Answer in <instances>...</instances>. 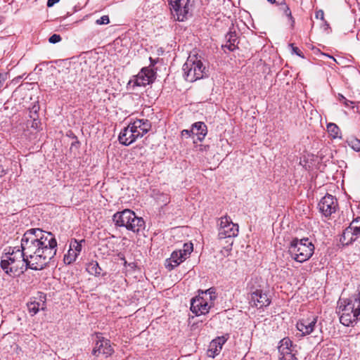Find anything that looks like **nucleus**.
Wrapping results in <instances>:
<instances>
[{"label": "nucleus", "mask_w": 360, "mask_h": 360, "mask_svg": "<svg viewBox=\"0 0 360 360\" xmlns=\"http://www.w3.org/2000/svg\"><path fill=\"white\" fill-rule=\"evenodd\" d=\"M20 248L25 250L30 269L41 270L56 255L57 241L51 232L30 229L22 236Z\"/></svg>", "instance_id": "f257e3e1"}, {"label": "nucleus", "mask_w": 360, "mask_h": 360, "mask_svg": "<svg viewBox=\"0 0 360 360\" xmlns=\"http://www.w3.org/2000/svg\"><path fill=\"white\" fill-rule=\"evenodd\" d=\"M25 250L19 247L9 248L8 252L2 256L0 266L3 271L11 276H16L22 274L30 266L27 265Z\"/></svg>", "instance_id": "f03ea898"}, {"label": "nucleus", "mask_w": 360, "mask_h": 360, "mask_svg": "<svg viewBox=\"0 0 360 360\" xmlns=\"http://www.w3.org/2000/svg\"><path fill=\"white\" fill-rule=\"evenodd\" d=\"M340 321L346 326L360 319V292H356L349 298L340 300L339 304Z\"/></svg>", "instance_id": "7ed1b4c3"}, {"label": "nucleus", "mask_w": 360, "mask_h": 360, "mask_svg": "<svg viewBox=\"0 0 360 360\" xmlns=\"http://www.w3.org/2000/svg\"><path fill=\"white\" fill-rule=\"evenodd\" d=\"M112 220L117 226L125 227L134 233H139L145 227L143 219L137 217L134 212L129 209L116 212L112 217Z\"/></svg>", "instance_id": "20e7f679"}, {"label": "nucleus", "mask_w": 360, "mask_h": 360, "mask_svg": "<svg viewBox=\"0 0 360 360\" xmlns=\"http://www.w3.org/2000/svg\"><path fill=\"white\" fill-rule=\"evenodd\" d=\"M217 298L216 289L210 288L205 291L199 292L197 297L191 302V311L196 316L204 315L214 307Z\"/></svg>", "instance_id": "39448f33"}, {"label": "nucleus", "mask_w": 360, "mask_h": 360, "mask_svg": "<svg viewBox=\"0 0 360 360\" xmlns=\"http://www.w3.org/2000/svg\"><path fill=\"white\" fill-rule=\"evenodd\" d=\"M184 79L189 82H194L207 75L206 68L200 56L190 55L182 68Z\"/></svg>", "instance_id": "423d86ee"}, {"label": "nucleus", "mask_w": 360, "mask_h": 360, "mask_svg": "<svg viewBox=\"0 0 360 360\" xmlns=\"http://www.w3.org/2000/svg\"><path fill=\"white\" fill-rule=\"evenodd\" d=\"M288 252L294 260L302 263L313 255L314 245L308 238H295L290 242Z\"/></svg>", "instance_id": "0eeeda50"}, {"label": "nucleus", "mask_w": 360, "mask_h": 360, "mask_svg": "<svg viewBox=\"0 0 360 360\" xmlns=\"http://www.w3.org/2000/svg\"><path fill=\"white\" fill-rule=\"evenodd\" d=\"M238 234V226L233 223L229 217L225 216L220 219V224L219 228V239H227L226 243L228 244L224 247L226 251L231 250V246L233 243V238L237 236Z\"/></svg>", "instance_id": "6e6552de"}, {"label": "nucleus", "mask_w": 360, "mask_h": 360, "mask_svg": "<svg viewBox=\"0 0 360 360\" xmlns=\"http://www.w3.org/2000/svg\"><path fill=\"white\" fill-rule=\"evenodd\" d=\"M191 0H169L171 13L173 18L178 21L186 19L189 11Z\"/></svg>", "instance_id": "1a4fd4ad"}, {"label": "nucleus", "mask_w": 360, "mask_h": 360, "mask_svg": "<svg viewBox=\"0 0 360 360\" xmlns=\"http://www.w3.org/2000/svg\"><path fill=\"white\" fill-rule=\"evenodd\" d=\"M94 341L95 346L92 350L93 355L98 356L100 354H103L109 356L114 352L110 340L101 336V334L97 333Z\"/></svg>", "instance_id": "9d476101"}, {"label": "nucleus", "mask_w": 360, "mask_h": 360, "mask_svg": "<svg viewBox=\"0 0 360 360\" xmlns=\"http://www.w3.org/2000/svg\"><path fill=\"white\" fill-rule=\"evenodd\" d=\"M249 303L252 307L261 309L270 304L271 300L267 294L260 289H256L250 292L249 297Z\"/></svg>", "instance_id": "9b49d317"}, {"label": "nucleus", "mask_w": 360, "mask_h": 360, "mask_svg": "<svg viewBox=\"0 0 360 360\" xmlns=\"http://www.w3.org/2000/svg\"><path fill=\"white\" fill-rule=\"evenodd\" d=\"M320 212L326 217L335 212L338 207L337 199L332 195L327 194L319 202Z\"/></svg>", "instance_id": "f8f14e48"}, {"label": "nucleus", "mask_w": 360, "mask_h": 360, "mask_svg": "<svg viewBox=\"0 0 360 360\" xmlns=\"http://www.w3.org/2000/svg\"><path fill=\"white\" fill-rule=\"evenodd\" d=\"M317 319V316L311 315L307 318L300 320L297 323L296 327L297 330L302 333V335H309L314 330L316 326Z\"/></svg>", "instance_id": "ddd939ff"}, {"label": "nucleus", "mask_w": 360, "mask_h": 360, "mask_svg": "<svg viewBox=\"0 0 360 360\" xmlns=\"http://www.w3.org/2000/svg\"><path fill=\"white\" fill-rule=\"evenodd\" d=\"M129 125L138 139L143 137L152 127L151 122L146 119H137Z\"/></svg>", "instance_id": "4468645a"}, {"label": "nucleus", "mask_w": 360, "mask_h": 360, "mask_svg": "<svg viewBox=\"0 0 360 360\" xmlns=\"http://www.w3.org/2000/svg\"><path fill=\"white\" fill-rule=\"evenodd\" d=\"M155 73L152 70L143 68L137 75L134 80V84L138 86H145L153 82Z\"/></svg>", "instance_id": "2eb2a0df"}, {"label": "nucleus", "mask_w": 360, "mask_h": 360, "mask_svg": "<svg viewBox=\"0 0 360 360\" xmlns=\"http://www.w3.org/2000/svg\"><path fill=\"white\" fill-rule=\"evenodd\" d=\"M227 339L228 338L223 335L213 340L210 343L209 348L207 352V356L209 357L214 358L215 356L218 355Z\"/></svg>", "instance_id": "dca6fc26"}, {"label": "nucleus", "mask_w": 360, "mask_h": 360, "mask_svg": "<svg viewBox=\"0 0 360 360\" xmlns=\"http://www.w3.org/2000/svg\"><path fill=\"white\" fill-rule=\"evenodd\" d=\"M118 139L120 143L124 146H129L136 141L138 138L131 126L129 124L120 131Z\"/></svg>", "instance_id": "f3484780"}, {"label": "nucleus", "mask_w": 360, "mask_h": 360, "mask_svg": "<svg viewBox=\"0 0 360 360\" xmlns=\"http://www.w3.org/2000/svg\"><path fill=\"white\" fill-rule=\"evenodd\" d=\"M360 236V233L354 231L351 227L348 226L345 229L340 242L343 245H349L355 241Z\"/></svg>", "instance_id": "a211bd4d"}, {"label": "nucleus", "mask_w": 360, "mask_h": 360, "mask_svg": "<svg viewBox=\"0 0 360 360\" xmlns=\"http://www.w3.org/2000/svg\"><path fill=\"white\" fill-rule=\"evenodd\" d=\"M226 44L223 45V47L228 49L231 51L238 48V37L236 30H230L226 35Z\"/></svg>", "instance_id": "6ab92c4d"}, {"label": "nucleus", "mask_w": 360, "mask_h": 360, "mask_svg": "<svg viewBox=\"0 0 360 360\" xmlns=\"http://www.w3.org/2000/svg\"><path fill=\"white\" fill-rule=\"evenodd\" d=\"M191 131H193V135L196 136L197 139L201 141L207 135V126L202 122H197L192 125Z\"/></svg>", "instance_id": "aec40b11"}, {"label": "nucleus", "mask_w": 360, "mask_h": 360, "mask_svg": "<svg viewBox=\"0 0 360 360\" xmlns=\"http://www.w3.org/2000/svg\"><path fill=\"white\" fill-rule=\"evenodd\" d=\"M186 258V257L182 254V251L179 250H175L172 253L170 258L167 260V266H171V269H173L181 264Z\"/></svg>", "instance_id": "412c9836"}, {"label": "nucleus", "mask_w": 360, "mask_h": 360, "mask_svg": "<svg viewBox=\"0 0 360 360\" xmlns=\"http://www.w3.org/2000/svg\"><path fill=\"white\" fill-rule=\"evenodd\" d=\"M278 352L280 355L288 354L291 351H293L292 341L288 338H284L280 341V345L278 347Z\"/></svg>", "instance_id": "4be33fe9"}, {"label": "nucleus", "mask_w": 360, "mask_h": 360, "mask_svg": "<svg viewBox=\"0 0 360 360\" xmlns=\"http://www.w3.org/2000/svg\"><path fill=\"white\" fill-rule=\"evenodd\" d=\"M39 107L37 105H34L30 110V118L32 119V122L31 124V127L34 129H39L41 127V122L38 119L37 111L39 110Z\"/></svg>", "instance_id": "5701e85b"}, {"label": "nucleus", "mask_w": 360, "mask_h": 360, "mask_svg": "<svg viewBox=\"0 0 360 360\" xmlns=\"http://www.w3.org/2000/svg\"><path fill=\"white\" fill-rule=\"evenodd\" d=\"M86 269L89 274L95 276H99L102 274V269L96 261L88 263Z\"/></svg>", "instance_id": "b1692460"}, {"label": "nucleus", "mask_w": 360, "mask_h": 360, "mask_svg": "<svg viewBox=\"0 0 360 360\" xmlns=\"http://www.w3.org/2000/svg\"><path fill=\"white\" fill-rule=\"evenodd\" d=\"M72 248H69L68 253L64 255V262L67 264H70L73 263L77 257L79 256L78 253Z\"/></svg>", "instance_id": "393cba45"}, {"label": "nucleus", "mask_w": 360, "mask_h": 360, "mask_svg": "<svg viewBox=\"0 0 360 360\" xmlns=\"http://www.w3.org/2000/svg\"><path fill=\"white\" fill-rule=\"evenodd\" d=\"M279 9L283 12L287 17H288L289 20L291 21V25L293 26L295 22L294 18L292 16L291 11L288 6L285 4L284 1L278 4Z\"/></svg>", "instance_id": "a878e982"}, {"label": "nucleus", "mask_w": 360, "mask_h": 360, "mask_svg": "<svg viewBox=\"0 0 360 360\" xmlns=\"http://www.w3.org/2000/svg\"><path fill=\"white\" fill-rule=\"evenodd\" d=\"M44 303L41 304V309H44ZM41 304L38 302H32L27 304V308L29 312L32 314V316L36 314L40 309Z\"/></svg>", "instance_id": "bb28decb"}, {"label": "nucleus", "mask_w": 360, "mask_h": 360, "mask_svg": "<svg viewBox=\"0 0 360 360\" xmlns=\"http://www.w3.org/2000/svg\"><path fill=\"white\" fill-rule=\"evenodd\" d=\"M84 240H81L79 242L76 239H72L70 243V248H72L76 251L78 255L80 254L82 251V243L84 242Z\"/></svg>", "instance_id": "cd10ccee"}, {"label": "nucleus", "mask_w": 360, "mask_h": 360, "mask_svg": "<svg viewBox=\"0 0 360 360\" xmlns=\"http://www.w3.org/2000/svg\"><path fill=\"white\" fill-rule=\"evenodd\" d=\"M193 244L191 243H185L184 245V248L182 250H179L180 251H182V254L187 257L188 255H189L193 252Z\"/></svg>", "instance_id": "c85d7f7f"}, {"label": "nucleus", "mask_w": 360, "mask_h": 360, "mask_svg": "<svg viewBox=\"0 0 360 360\" xmlns=\"http://www.w3.org/2000/svg\"><path fill=\"white\" fill-rule=\"evenodd\" d=\"M349 146L355 151H360V140L357 139H353L349 141Z\"/></svg>", "instance_id": "c756f323"}, {"label": "nucleus", "mask_w": 360, "mask_h": 360, "mask_svg": "<svg viewBox=\"0 0 360 360\" xmlns=\"http://www.w3.org/2000/svg\"><path fill=\"white\" fill-rule=\"evenodd\" d=\"M349 226L356 232L360 233V217L353 220Z\"/></svg>", "instance_id": "7c9ffc66"}, {"label": "nucleus", "mask_w": 360, "mask_h": 360, "mask_svg": "<svg viewBox=\"0 0 360 360\" xmlns=\"http://www.w3.org/2000/svg\"><path fill=\"white\" fill-rule=\"evenodd\" d=\"M279 359L281 360H297L295 357V354L293 353V351L288 352V354H284L281 355Z\"/></svg>", "instance_id": "2f4dec72"}, {"label": "nucleus", "mask_w": 360, "mask_h": 360, "mask_svg": "<svg viewBox=\"0 0 360 360\" xmlns=\"http://www.w3.org/2000/svg\"><path fill=\"white\" fill-rule=\"evenodd\" d=\"M338 99L340 102L342 103L346 107H349L351 104L354 103V102L347 100L342 94H338Z\"/></svg>", "instance_id": "473e14b6"}, {"label": "nucleus", "mask_w": 360, "mask_h": 360, "mask_svg": "<svg viewBox=\"0 0 360 360\" xmlns=\"http://www.w3.org/2000/svg\"><path fill=\"white\" fill-rule=\"evenodd\" d=\"M110 22L108 15H103L100 19L96 21L97 25H108Z\"/></svg>", "instance_id": "72a5a7b5"}, {"label": "nucleus", "mask_w": 360, "mask_h": 360, "mask_svg": "<svg viewBox=\"0 0 360 360\" xmlns=\"http://www.w3.org/2000/svg\"><path fill=\"white\" fill-rule=\"evenodd\" d=\"M60 41H61V37L59 34H56L51 35L49 39V41L51 44H56Z\"/></svg>", "instance_id": "f704fd0d"}, {"label": "nucleus", "mask_w": 360, "mask_h": 360, "mask_svg": "<svg viewBox=\"0 0 360 360\" xmlns=\"http://www.w3.org/2000/svg\"><path fill=\"white\" fill-rule=\"evenodd\" d=\"M328 127L329 130L333 134V137H336L339 130L338 127L335 124H330Z\"/></svg>", "instance_id": "c9c22d12"}, {"label": "nucleus", "mask_w": 360, "mask_h": 360, "mask_svg": "<svg viewBox=\"0 0 360 360\" xmlns=\"http://www.w3.org/2000/svg\"><path fill=\"white\" fill-rule=\"evenodd\" d=\"M7 79V73H0V89L3 86Z\"/></svg>", "instance_id": "e433bc0d"}, {"label": "nucleus", "mask_w": 360, "mask_h": 360, "mask_svg": "<svg viewBox=\"0 0 360 360\" xmlns=\"http://www.w3.org/2000/svg\"><path fill=\"white\" fill-rule=\"evenodd\" d=\"M315 16L317 19H320L324 21V13L322 10L316 11Z\"/></svg>", "instance_id": "4c0bfd02"}, {"label": "nucleus", "mask_w": 360, "mask_h": 360, "mask_svg": "<svg viewBox=\"0 0 360 360\" xmlns=\"http://www.w3.org/2000/svg\"><path fill=\"white\" fill-rule=\"evenodd\" d=\"M291 47H292V50L293 51V53H295V54H297V56H301V57H303V56L302 55V51L296 46H294L293 44H290Z\"/></svg>", "instance_id": "58836bf2"}, {"label": "nucleus", "mask_w": 360, "mask_h": 360, "mask_svg": "<svg viewBox=\"0 0 360 360\" xmlns=\"http://www.w3.org/2000/svg\"><path fill=\"white\" fill-rule=\"evenodd\" d=\"M181 135L182 136H193V131H191V130H188V129H184L181 131Z\"/></svg>", "instance_id": "ea45409f"}, {"label": "nucleus", "mask_w": 360, "mask_h": 360, "mask_svg": "<svg viewBox=\"0 0 360 360\" xmlns=\"http://www.w3.org/2000/svg\"><path fill=\"white\" fill-rule=\"evenodd\" d=\"M60 0H48L47 1V6L48 7H51L53 6L55 4H56L57 2H58Z\"/></svg>", "instance_id": "a19ab883"}, {"label": "nucleus", "mask_w": 360, "mask_h": 360, "mask_svg": "<svg viewBox=\"0 0 360 360\" xmlns=\"http://www.w3.org/2000/svg\"><path fill=\"white\" fill-rule=\"evenodd\" d=\"M271 4H274L276 2L275 0H267Z\"/></svg>", "instance_id": "79ce46f5"}]
</instances>
